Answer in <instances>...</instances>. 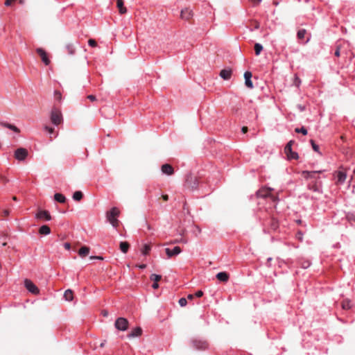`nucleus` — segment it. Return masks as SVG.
Masks as SVG:
<instances>
[{
  "label": "nucleus",
  "instance_id": "obj_59",
  "mask_svg": "<svg viewBox=\"0 0 355 355\" xmlns=\"http://www.w3.org/2000/svg\"><path fill=\"white\" fill-rule=\"evenodd\" d=\"M343 308H344V309H348V308H349V304H347V305H345V304H344V305H343Z\"/></svg>",
  "mask_w": 355,
  "mask_h": 355
},
{
  "label": "nucleus",
  "instance_id": "obj_4",
  "mask_svg": "<svg viewBox=\"0 0 355 355\" xmlns=\"http://www.w3.org/2000/svg\"><path fill=\"white\" fill-rule=\"evenodd\" d=\"M28 150L24 148H17L15 153V158L19 161L24 160L28 156Z\"/></svg>",
  "mask_w": 355,
  "mask_h": 355
},
{
  "label": "nucleus",
  "instance_id": "obj_14",
  "mask_svg": "<svg viewBox=\"0 0 355 355\" xmlns=\"http://www.w3.org/2000/svg\"><path fill=\"white\" fill-rule=\"evenodd\" d=\"M232 71L231 69H223L220 71V76L223 80H230L231 78Z\"/></svg>",
  "mask_w": 355,
  "mask_h": 355
},
{
  "label": "nucleus",
  "instance_id": "obj_57",
  "mask_svg": "<svg viewBox=\"0 0 355 355\" xmlns=\"http://www.w3.org/2000/svg\"><path fill=\"white\" fill-rule=\"evenodd\" d=\"M193 295H191V294H189V295H188V296H187V298H188L189 300H191V299H193Z\"/></svg>",
  "mask_w": 355,
  "mask_h": 355
},
{
  "label": "nucleus",
  "instance_id": "obj_46",
  "mask_svg": "<svg viewBox=\"0 0 355 355\" xmlns=\"http://www.w3.org/2000/svg\"><path fill=\"white\" fill-rule=\"evenodd\" d=\"M12 1H14L13 0H5V6H10L12 5Z\"/></svg>",
  "mask_w": 355,
  "mask_h": 355
},
{
  "label": "nucleus",
  "instance_id": "obj_58",
  "mask_svg": "<svg viewBox=\"0 0 355 355\" xmlns=\"http://www.w3.org/2000/svg\"><path fill=\"white\" fill-rule=\"evenodd\" d=\"M3 213H4V215H5V216H7V215H8V214H9V211H8V210H5V211H3Z\"/></svg>",
  "mask_w": 355,
  "mask_h": 355
},
{
  "label": "nucleus",
  "instance_id": "obj_16",
  "mask_svg": "<svg viewBox=\"0 0 355 355\" xmlns=\"http://www.w3.org/2000/svg\"><path fill=\"white\" fill-rule=\"evenodd\" d=\"M142 329L141 327H135L134 329L132 330V331L128 334V337L129 338L137 337L141 335Z\"/></svg>",
  "mask_w": 355,
  "mask_h": 355
},
{
  "label": "nucleus",
  "instance_id": "obj_17",
  "mask_svg": "<svg viewBox=\"0 0 355 355\" xmlns=\"http://www.w3.org/2000/svg\"><path fill=\"white\" fill-rule=\"evenodd\" d=\"M347 178L346 173L343 171H338L337 173V184H343Z\"/></svg>",
  "mask_w": 355,
  "mask_h": 355
},
{
  "label": "nucleus",
  "instance_id": "obj_42",
  "mask_svg": "<svg viewBox=\"0 0 355 355\" xmlns=\"http://www.w3.org/2000/svg\"><path fill=\"white\" fill-rule=\"evenodd\" d=\"M44 129L51 135L54 132V128L52 127L45 126Z\"/></svg>",
  "mask_w": 355,
  "mask_h": 355
},
{
  "label": "nucleus",
  "instance_id": "obj_56",
  "mask_svg": "<svg viewBox=\"0 0 355 355\" xmlns=\"http://www.w3.org/2000/svg\"><path fill=\"white\" fill-rule=\"evenodd\" d=\"M146 267V266L145 264H142V265L139 266V268H141V269H144Z\"/></svg>",
  "mask_w": 355,
  "mask_h": 355
},
{
  "label": "nucleus",
  "instance_id": "obj_34",
  "mask_svg": "<svg viewBox=\"0 0 355 355\" xmlns=\"http://www.w3.org/2000/svg\"><path fill=\"white\" fill-rule=\"evenodd\" d=\"M295 131L297 133H302L304 135H306L308 133L307 130L304 127L297 128Z\"/></svg>",
  "mask_w": 355,
  "mask_h": 355
},
{
  "label": "nucleus",
  "instance_id": "obj_21",
  "mask_svg": "<svg viewBox=\"0 0 355 355\" xmlns=\"http://www.w3.org/2000/svg\"><path fill=\"white\" fill-rule=\"evenodd\" d=\"M54 200L60 203H64L66 202L65 196L60 193H55Z\"/></svg>",
  "mask_w": 355,
  "mask_h": 355
},
{
  "label": "nucleus",
  "instance_id": "obj_18",
  "mask_svg": "<svg viewBox=\"0 0 355 355\" xmlns=\"http://www.w3.org/2000/svg\"><path fill=\"white\" fill-rule=\"evenodd\" d=\"M216 277L219 281L223 282H226L229 279V275L226 272H220Z\"/></svg>",
  "mask_w": 355,
  "mask_h": 355
},
{
  "label": "nucleus",
  "instance_id": "obj_27",
  "mask_svg": "<svg viewBox=\"0 0 355 355\" xmlns=\"http://www.w3.org/2000/svg\"><path fill=\"white\" fill-rule=\"evenodd\" d=\"M151 250V246L149 244H144L141 250L143 255H147Z\"/></svg>",
  "mask_w": 355,
  "mask_h": 355
},
{
  "label": "nucleus",
  "instance_id": "obj_60",
  "mask_svg": "<svg viewBox=\"0 0 355 355\" xmlns=\"http://www.w3.org/2000/svg\"><path fill=\"white\" fill-rule=\"evenodd\" d=\"M103 315H104L105 316H107V312H104V313H103Z\"/></svg>",
  "mask_w": 355,
  "mask_h": 355
},
{
  "label": "nucleus",
  "instance_id": "obj_48",
  "mask_svg": "<svg viewBox=\"0 0 355 355\" xmlns=\"http://www.w3.org/2000/svg\"><path fill=\"white\" fill-rule=\"evenodd\" d=\"M297 236L298 238V239H300V241L302 240V237H303V234L302 233V232L299 231L297 234Z\"/></svg>",
  "mask_w": 355,
  "mask_h": 355
},
{
  "label": "nucleus",
  "instance_id": "obj_11",
  "mask_svg": "<svg viewBox=\"0 0 355 355\" xmlns=\"http://www.w3.org/2000/svg\"><path fill=\"white\" fill-rule=\"evenodd\" d=\"M252 74L250 71H247L244 73L245 85L248 88L252 89L254 87L252 81L251 80Z\"/></svg>",
  "mask_w": 355,
  "mask_h": 355
},
{
  "label": "nucleus",
  "instance_id": "obj_25",
  "mask_svg": "<svg viewBox=\"0 0 355 355\" xmlns=\"http://www.w3.org/2000/svg\"><path fill=\"white\" fill-rule=\"evenodd\" d=\"M64 297L67 301L71 302L73 300V292L71 290L68 289L64 293Z\"/></svg>",
  "mask_w": 355,
  "mask_h": 355
},
{
  "label": "nucleus",
  "instance_id": "obj_9",
  "mask_svg": "<svg viewBox=\"0 0 355 355\" xmlns=\"http://www.w3.org/2000/svg\"><path fill=\"white\" fill-rule=\"evenodd\" d=\"M36 52L41 57L42 62L45 65H49L50 64V60L48 58V55L46 51L42 48H37L36 49Z\"/></svg>",
  "mask_w": 355,
  "mask_h": 355
},
{
  "label": "nucleus",
  "instance_id": "obj_1",
  "mask_svg": "<svg viewBox=\"0 0 355 355\" xmlns=\"http://www.w3.org/2000/svg\"><path fill=\"white\" fill-rule=\"evenodd\" d=\"M120 214L119 210L116 207H112L110 211L107 212L106 217L110 224L115 228L119 225L117 217Z\"/></svg>",
  "mask_w": 355,
  "mask_h": 355
},
{
  "label": "nucleus",
  "instance_id": "obj_5",
  "mask_svg": "<svg viewBox=\"0 0 355 355\" xmlns=\"http://www.w3.org/2000/svg\"><path fill=\"white\" fill-rule=\"evenodd\" d=\"M193 346L196 349L204 350L207 348L208 344L207 341L200 339H193L191 341Z\"/></svg>",
  "mask_w": 355,
  "mask_h": 355
},
{
  "label": "nucleus",
  "instance_id": "obj_43",
  "mask_svg": "<svg viewBox=\"0 0 355 355\" xmlns=\"http://www.w3.org/2000/svg\"><path fill=\"white\" fill-rule=\"evenodd\" d=\"M194 295L197 297H200L203 295V292L202 291H198L195 293Z\"/></svg>",
  "mask_w": 355,
  "mask_h": 355
},
{
  "label": "nucleus",
  "instance_id": "obj_54",
  "mask_svg": "<svg viewBox=\"0 0 355 355\" xmlns=\"http://www.w3.org/2000/svg\"><path fill=\"white\" fill-rule=\"evenodd\" d=\"M162 198L164 201H167L168 200V195H163Z\"/></svg>",
  "mask_w": 355,
  "mask_h": 355
},
{
  "label": "nucleus",
  "instance_id": "obj_32",
  "mask_svg": "<svg viewBox=\"0 0 355 355\" xmlns=\"http://www.w3.org/2000/svg\"><path fill=\"white\" fill-rule=\"evenodd\" d=\"M161 278H162V276L159 275H157V274H152L150 276V279L155 282H158L161 279Z\"/></svg>",
  "mask_w": 355,
  "mask_h": 355
},
{
  "label": "nucleus",
  "instance_id": "obj_26",
  "mask_svg": "<svg viewBox=\"0 0 355 355\" xmlns=\"http://www.w3.org/2000/svg\"><path fill=\"white\" fill-rule=\"evenodd\" d=\"M65 48L67 50V52L69 55H73L75 53L76 49L73 44H67Z\"/></svg>",
  "mask_w": 355,
  "mask_h": 355
},
{
  "label": "nucleus",
  "instance_id": "obj_55",
  "mask_svg": "<svg viewBox=\"0 0 355 355\" xmlns=\"http://www.w3.org/2000/svg\"><path fill=\"white\" fill-rule=\"evenodd\" d=\"M250 1L254 3H259L261 1V0H250Z\"/></svg>",
  "mask_w": 355,
  "mask_h": 355
},
{
  "label": "nucleus",
  "instance_id": "obj_49",
  "mask_svg": "<svg viewBox=\"0 0 355 355\" xmlns=\"http://www.w3.org/2000/svg\"><path fill=\"white\" fill-rule=\"evenodd\" d=\"M90 259H103V257L100 256H91Z\"/></svg>",
  "mask_w": 355,
  "mask_h": 355
},
{
  "label": "nucleus",
  "instance_id": "obj_44",
  "mask_svg": "<svg viewBox=\"0 0 355 355\" xmlns=\"http://www.w3.org/2000/svg\"><path fill=\"white\" fill-rule=\"evenodd\" d=\"M300 83H301V80H300V79L297 76H296V77H295V85H296L297 87H299V86H300Z\"/></svg>",
  "mask_w": 355,
  "mask_h": 355
},
{
  "label": "nucleus",
  "instance_id": "obj_36",
  "mask_svg": "<svg viewBox=\"0 0 355 355\" xmlns=\"http://www.w3.org/2000/svg\"><path fill=\"white\" fill-rule=\"evenodd\" d=\"M288 159H297L298 158V154L295 152L291 151V153H286Z\"/></svg>",
  "mask_w": 355,
  "mask_h": 355
},
{
  "label": "nucleus",
  "instance_id": "obj_6",
  "mask_svg": "<svg viewBox=\"0 0 355 355\" xmlns=\"http://www.w3.org/2000/svg\"><path fill=\"white\" fill-rule=\"evenodd\" d=\"M24 286L26 288L33 294H38V288L29 279L24 280Z\"/></svg>",
  "mask_w": 355,
  "mask_h": 355
},
{
  "label": "nucleus",
  "instance_id": "obj_31",
  "mask_svg": "<svg viewBox=\"0 0 355 355\" xmlns=\"http://www.w3.org/2000/svg\"><path fill=\"white\" fill-rule=\"evenodd\" d=\"M6 128L15 132H19V130L17 127H16L15 125H12V124H10V123H4L3 125Z\"/></svg>",
  "mask_w": 355,
  "mask_h": 355
},
{
  "label": "nucleus",
  "instance_id": "obj_19",
  "mask_svg": "<svg viewBox=\"0 0 355 355\" xmlns=\"http://www.w3.org/2000/svg\"><path fill=\"white\" fill-rule=\"evenodd\" d=\"M270 191V189H262L257 192V195L259 198H266L269 196Z\"/></svg>",
  "mask_w": 355,
  "mask_h": 355
},
{
  "label": "nucleus",
  "instance_id": "obj_2",
  "mask_svg": "<svg viewBox=\"0 0 355 355\" xmlns=\"http://www.w3.org/2000/svg\"><path fill=\"white\" fill-rule=\"evenodd\" d=\"M51 120L52 123L58 125L62 120L61 112L57 108H53L51 113Z\"/></svg>",
  "mask_w": 355,
  "mask_h": 355
},
{
  "label": "nucleus",
  "instance_id": "obj_63",
  "mask_svg": "<svg viewBox=\"0 0 355 355\" xmlns=\"http://www.w3.org/2000/svg\"><path fill=\"white\" fill-rule=\"evenodd\" d=\"M353 172H354V173L355 174V169L354 170V171H353Z\"/></svg>",
  "mask_w": 355,
  "mask_h": 355
},
{
  "label": "nucleus",
  "instance_id": "obj_22",
  "mask_svg": "<svg viewBox=\"0 0 355 355\" xmlns=\"http://www.w3.org/2000/svg\"><path fill=\"white\" fill-rule=\"evenodd\" d=\"M116 5L121 14H125L127 12L126 8L123 6V0H117Z\"/></svg>",
  "mask_w": 355,
  "mask_h": 355
},
{
  "label": "nucleus",
  "instance_id": "obj_33",
  "mask_svg": "<svg viewBox=\"0 0 355 355\" xmlns=\"http://www.w3.org/2000/svg\"><path fill=\"white\" fill-rule=\"evenodd\" d=\"M293 141H290L287 144L286 146H285V148H284V151L286 153H291L292 151V145H293Z\"/></svg>",
  "mask_w": 355,
  "mask_h": 355
},
{
  "label": "nucleus",
  "instance_id": "obj_13",
  "mask_svg": "<svg viewBox=\"0 0 355 355\" xmlns=\"http://www.w3.org/2000/svg\"><path fill=\"white\" fill-rule=\"evenodd\" d=\"M308 189L313 192H316L318 193H322L321 183L314 182L313 184H309L308 185Z\"/></svg>",
  "mask_w": 355,
  "mask_h": 355
},
{
  "label": "nucleus",
  "instance_id": "obj_62",
  "mask_svg": "<svg viewBox=\"0 0 355 355\" xmlns=\"http://www.w3.org/2000/svg\"><path fill=\"white\" fill-rule=\"evenodd\" d=\"M309 40H310V38H308V39L306 40V41L305 42V43L309 42Z\"/></svg>",
  "mask_w": 355,
  "mask_h": 355
},
{
  "label": "nucleus",
  "instance_id": "obj_28",
  "mask_svg": "<svg viewBox=\"0 0 355 355\" xmlns=\"http://www.w3.org/2000/svg\"><path fill=\"white\" fill-rule=\"evenodd\" d=\"M306 31L304 28L300 29L297 33V37L298 40H302L304 38Z\"/></svg>",
  "mask_w": 355,
  "mask_h": 355
},
{
  "label": "nucleus",
  "instance_id": "obj_47",
  "mask_svg": "<svg viewBox=\"0 0 355 355\" xmlns=\"http://www.w3.org/2000/svg\"><path fill=\"white\" fill-rule=\"evenodd\" d=\"M87 98L92 101H94L96 99V98L94 95H89V96H87Z\"/></svg>",
  "mask_w": 355,
  "mask_h": 355
},
{
  "label": "nucleus",
  "instance_id": "obj_35",
  "mask_svg": "<svg viewBox=\"0 0 355 355\" xmlns=\"http://www.w3.org/2000/svg\"><path fill=\"white\" fill-rule=\"evenodd\" d=\"M310 142H311V146H312V148H313V150H314L315 152H316V153H319V154H321V153L319 151V146H318V145H317V144L315 143V141H314L313 140H312V139L310 141Z\"/></svg>",
  "mask_w": 355,
  "mask_h": 355
},
{
  "label": "nucleus",
  "instance_id": "obj_24",
  "mask_svg": "<svg viewBox=\"0 0 355 355\" xmlns=\"http://www.w3.org/2000/svg\"><path fill=\"white\" fill-rule=\"evenodd\" d=\"M89 252V248L88 247H86V246H83L82 248H80L79 251H78V254L83 257H85L87 256Z\"/></svg>",
  "mask_w": 355,
  "mask_h": 355
},
{
  "label": "nucleus",
  "instance_id": "obj_53",
  "mask_svg": "<svg viewBox=\"0 0 355 355\" xmlns=\"http://www.w3.org/2000/svg\"><path fill=\"white\" fill-rule=\"evenodd\" d=\"M241 131L243 133H246L248 132V128L245 126L243 127Z\"/></svg>",
  "mask_w": 355,
  "mask_h": 355
},
{
  "label": "nucleus",
  "instance_id": "obj_50",
  "mask_svg": "<svg viewBox=\"0 0 355 355\" xmlns=\"http://www.w3.org/2000/svg\"><path fill=\"white\" fill-rule=\"evenodd\" d=\"M334 54H335V55L336 57H339L340 56V48L339 47H337Z\"/></svg>",
  "mask_w": 355,
  "mask_h": 355
},
{
  "label": "nucleus",
  "instance_id": "obj_52",
  "mask_svg": "<svg viewBox=\"0 0 355 355\" xmlns=\"http://www.w3.org/2000/svg\"><path fill=\"white\" fill-rule=\"evenodd\" d=\"M297 107L298 109L301 111V112H303L305 110V107L303 106V105H297Z\"/></svg>",
  "mask_w": 355,
  "mask_h": 355
},
{
  "label": "nucleus",
  "instance_id": "obj_45",
  "mask_svg": "<svg viewBox=\"0 0 355 355\" xmlns=\"http://www.w3.org/2000/svg\"><path fill=\"white\" fill-rule=\"evenodd\" d=\"M63 246H64V248L66 250H70V248H71V244H70L69 243H64L63 244Z\"/></svg>",
  "mask_w": 355,
  "mask_h": 355
},
{
  "label": "nucleus",
  "instance_id": "obj_38",
  "mask_svg": "<svg viewBox=\"0 0 355 355\" xmlns=\"http://www.w3.org/2000/svg\"><path fill=\"white\" fill-rule=\"evenodd\" d=\"M179 302V304L180 306L183 307V306H185L187 304V300L186 298L184 297H182L178 301Z\"/></svg>",
  "mask_w": 355,
  "mask_h": 355
},
{
  "label": "nucleus",
  "instance_id": "obj_15",
  "mask_svg": "<svg viewBox=\"0 0 355 355\" xmlns=\"http://www.w3.org/2000/svg\"><path fill=\"white\" fill-rule=\"evenodd\" d=\"M162 172L164 174L171 175L174 173L173 168L168 164H165L162 166Z\"/></svg>",
  "mask_w": 355,
  "mask_h": 355
},
{
  "label": "nucleus",
  "instance_id": "obj_7",
  "mask_svg": "<svg viewBox=\"0 0 355 355\" xmlns=\"http://www.w3.org/2000/svg\"><path fill=\"white\" fill-rule=\"evenodd\" d=\"M36 218L40 220H51V216L50 213L46 210H39L36 214Z\"/></svg>",
  "mask_w": 355,
  "mask_h": 355
},
{
  "label": "nucleus",
  "instance_id": "obj_8",
  "mask_svg": "<svg viewBox=\"0 0 355 355\" xmlns=\"http://www.w3.org/2000/svg\"><path fill=\"white\" fill-rule=\"evenodd\" d=\"M322 171H303L302 173V175L305 179H316L317 175L319 173H321Z\"/></svg>",
  "mask_w": 355,
  "mask_h": 355
},
{
  "label": "nucleus",
  "instance_id": "obj_12",
  "mask_svg": "<svg viewBox=\"0 0 355 355\" xmlns=\"http://www.w3.org/2000/svg\"><path fill=\"white\" fill-rule=\"evenodd\" d=\"M193 11L186 8L181 10L180 17L182 19L189 20L193 17Z\"/></svg>",
  "mask_w": 355,
  "mask_h": 355
},
{
  "label": "nucleus",
  "instance_id": "obj_41",
  "mask_svg": "<svg viewBox=\"0 0 355 355\" xmlns=\"http://www.w3.org/2000/svg\"><path fill=\"white\" fill-rule=\"evenodd\" d=\"M54 96H55V98L58 100H61V98H62V94L60 92L58 91H55L54 92Z\"/></svg>",
  "mask_w": 355,
  "mask_h": 355
},
{
  "label": "nucleus",
  "instance_id": "obj_37",
  "mask_svg": "<svg viewBox=\"0 0 355 355\" xmlns=\"http://www.w3.org/2000/svg\"><path fill=\"white\" fill-rule=\"evenodd\" d=\"M191 181L193 180V184H191V187L192 189H196L198 186V182L196 178H193L192 177L190 178Z\"/></svg>",
  "mask_w": 355,
  "mask_h": 355
},
{
  "label": "nucleus",
  "instance_id": "obj_51",
  "mask_svg": "<svg viewBox=\"0 0 355 355\" xmlns=\"http://www.w3.org/2000/svg\"><path fill=\"white\" fill-rule=\"evenodd\" d=\"M152 287H153V288H154V289H157V288H158V287H159V284H158V283H157V282H153V285H152Z\"/></svg>",
  "mask_w": 355,
  "mask_h": 355
},
{
  "label": "nucleus",
  "instance_id": "obj_30",
  "mask_svg": "<svg viewBox=\"0 0 355 355\" xmlns=\"http://www.w3.org/2000/svg\"><path fill=\"white\" fill-rule=\"evenodd\" d=\"M83 193L80 191H76L73 194V199L76 201H79L83 198Z\"/></svg>",
  "mask_w": 355,
  "mask_h": 355
},
{
  "label": "nucleus",
  "instance_id": "obj_61",
  "mask_svg": "<svg viewBox=\"0 0 355 355\" xmlns=\"http://www.w3.org/2000/svg\"><path fill=\"white\" fill-rule=\"evenodd\" d=\"M271 260H272V258L269 257L267 261H270Z\"/></svg>",
  "mask_w": 355,
  "mask_h": 355
},
{
  "label": "nucleus",
  "instance_id": "obj_39",
  "mask_svg": "<svg viewBox=\"0 0 355 355\" xmlns=\"http://www.w3.org/2000/svg\"><path fill=\"white\" fill-rule=\"evenodd\" d=\"M302 268H308L311 266V262L309 260L304 261L301 263Z\"/></svg>",
  "mask_w": 355,
  "mask_h": 355
},
{
  "label": "nucleus",
  "instance_id": "obj_10",
  "mask_svg": "<svg viewBox=\"0 0 355 355\" xmlns=\"http://www.w3.org/2000/svg\"><path fill=\"white\" fill-rule=\"evenodd\" d=\"M165 252L168 257L171 258L178 255L182 252V250L179 246H175L173 249H170L168 248H166Z\"/></svg>",
  "mask_w": 355,
  "mask_h": 355
},
{
  "label": "nucleus",
  "instance_id": "obj_3",
  "mask_svg": "<svg viewBox=\"0 0 355 355\" xmlns=\"http://www.w3.org/2000/svg\"><path fill=\"white\" fill-rule=\"evenodd\" d=\"M114 326L118 330L124 331L128 329V321L125 318H119L115 321Z\"/></svg>",
  "mask_w": 355,
  "mask_h": 355
},
{
  "label": "nucleus",
  "instance_id": "obj_23",
  "mask_svg": "<svg viewBox=\"0 0 355 355\" xmlns=\"http://www.w3.org/2000/svg\"><path fill=\"white\" fill-rule=\"evenodd\" d=\"M120 250L123 253H126L128 251L129 249V244L128 242L125 241H121L119 245Z\"/></svg>",
  "mask_w": 355,
  "mask_h": 355
},
{
  "label": "nucleus",
  "instance_id": "obj_20",
  "mask_svg": "<svg viewBox=\"0 0 355 355\" xmlns=\"http://www.w3.org/2000/svg\"><path fill=\"white\" fill-rule=\"evenodd\" d=\"M39 233L42 235H49L51 233V229L46 225H42L39 229Z\"/></svg>",
  "mask_w": 355,
  "mask_h": 355
},
{
  "label": "nucleus",
  "instance_id": "obj_40",
  "mask_svg": "<svg viewBox=\"0 0 355 355\" xmlns=\"http://www.w3.org/2000/svg\"><path fill=\"white\" fill-rule=\"evenodd\" d=\"M88 44H89V46H90L92 47H95L97 46L96 42L93 39H89L88 40Z\"/></svg>",
  "mask_w": 355,
  "mask_h": 355
},
{
  "label": "nucleus",
  "instance_id": "obj_29",
  "mask_svg": "<svg viewBox=\"0 0 355 355\" xmlns=\"http://www.w3.org/2000/svg\"><path fill=\"white\" fill-rule=\"evenodd\" d=\"M262 50H263V46L261 44L256 43L254 44V51H255V55H260V53L262 51Z\"/></svg>",
  "mask_w": 355,
  "mask_h": 355
}]
</instances>
